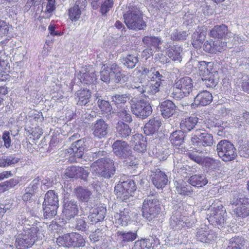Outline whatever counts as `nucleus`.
I'll list each match as a JSON object with an SVG mask.
<instances>
[{
  "label": "nucleus",
  "mask_w": 249,
  "mask_h": 249,
  "mask_svg": "<svg viewBox=\"0 0 249 249\" xmlns=\"http://www.w3.org/2000/svg\"><path fill=\"white\" fill-rule=\"evenodd\" d=\"M182 49L178 45H173L167 52L168 56L173 61H181Z\"/></svg>",
  "instance_id": "obj_42"
},
{
  "label": "nucleus",
  "mask_w": 249,
  "mask_h": 249,
  "mask_svg": "<svg viewBox=\"0 0 249 249\" xmlns=\"http://www.w3.org/2000/svg\"><path fill=\"white\" fill-rule=\"evenodd\" d=\"M205 124L208 128L219 127L221 126L220 122L216 119H208L205 121Z\"/></svg>",
  "instance_id": "obj_61"
},
{
  "label": "nucleus",
  "mask_w": 249,
  "mask_h": 249,
  "mask_svg": "<svg viewBox=\"0 0 249 249\" xmlns=\"http://www.w3.org/2000/svg\"><path fill=\"white\" fill-rule=\"evenodd\" d=\"M152 76L151 77V81L155 82L160 83V85L161 84L162 81H164L165 77L158 71H156L155 68L151 74Z\"/></svg>",
  "instance_id": "obj_59"
},
{
  "label": "nucleus",
  "mask_w": 249,
  "mask_h": 249,
  "mask_svg": "<svg viewBox=\"0 0 249 249\" xmlns=\"http://www.w3.org/2000/svg\"><path fill=\"white\" fill-rule=\"evenodd\" d=\"M227 43L225 41H220L219 40L213 41V45L214 46L215 49V53H216L217 52H222L223 50H225L226 47Z\"/></svg>",
  "instance_id": "obj_64"
},
{
  "label": "nucleus",
  "mask_w": 249,
  "mask_h": 249,
  "mask_svg": "<svg viewBox=\"0 0 249 249\" xmlns=\"http://www.w3.org/2000/svg\"><path fill=\"white\" fill-rule=\"evenodd\" d=\"M197 67L199 71L200 75L203 76L211 72L212 62L206 63L205 61H200L197 62Z\"/></svg>",
  "instance_id": "obj_49"
},
{
  "label": "nucleus",
  "mask_w": 249,
  "mask_h": 249,
  "mask_svg": "<svg viewBox=\"0 0 249 249\" xmlns=\"http://www.w3.org/2000/svg\"><path fill=\"white\" fill-rule=\"evenodd\" d=\"M244 241L242 237H234L230 240L229 245L227 249H242Z\"/></svg>",
  "instance_id": "obj_46"
},
{
  "label": "nucleus",
  "mask_w": 249,
  "mask_h": 249,
  "mask_svg": "<svg viewBox=\"0 0 249 249\" xmlns=\"http://www.w3.org/2000/svg\"><path fill=\"white\" fill-rule=\"evenodd\" d=\"M182 209L178 206H174V211L172 213L170 219V226L175 230L181 229L183 228H191L193 226L195 221H189L182 215Z\"/></svg>",
  "instance_id": "obj_9"
},
{
  "label": "nucleus",
  "mask_w": 249,
  "mask_h": 249,
  "mask_svg": "<svg viewBox=\"0 0 249 249\" xmlns=\"http://www.w3.org/2000/svg\"><path fill=\"white\" fill-rule=\"evenodd\" d=\"M130 98V94H115L111 97V102L118 108L125 106Z\"/></svg>",
  "instance_id": "obj_39"
},
{
  "label": "nucleus",
  "mask_w": 249,
  "mask_h": 249,
  "mask_svg": "<svg viewBox=\"0 0 249 249\" xmlns=\"http://www.w3.org/2000/svg\"><path fill=\"white\" fill-rule=\"evenodd\" d=\"M77 76L82 83L87 85H94L97 80V75L92 70L87 71L84 69L80 71Z\"/></svg>",
  "instance_id": "obj_23"
},
{
  "label": "nucleus",
  "mask_w": 249,
  "mask_h": 249,
  "mask_svg": "<svg viewBox=\"0 0 249 249\" xmlns=\"http://www.w3.org/2000/svg\"><path fill=\"white\" fill-rule=\"evenodd\" d=\"M119 243L122 246L126 245L128 242H132L137 237V234L136 231H118L116 233Z\"/></svg>",
  "instance_id": "obj_29"
},
{
  "label": "nucleus",
  "mask_w": 249,
  "mask_h": 249,
  "mask_svg": "<svg viewBox=\"0 0 249 249\" xmlns=\"http://www.w3.org/2000/svg\"><path fill=\"white\" fill-rule=\"evenodd\" d=\"M86 237L81 234L73 232L67 233L57 238L56 242L59 246L67 247L80 248L85 246Z\"/></svg>",
  "instance_id": "obj_7"
},
{
  "label": "nucleus",
  "mask_w": 249,
  "mask_h": 249,
  "mask_svg": "<svg viewBox=\"0 0 249 249\" xmlns=\"http://www.w3.org/2000/svg\"><path fill=\"white\" fill-rule=\"evenodd\" d=\"M44 204H51L59 205L57 194L54 190L48 191L45 195Z\"/></svg>",
  "instance_id": "obj_43"
},
{
  "label": "nucleus",
  "mask_w": 249,
  "mask_h": 249,
  "mask_svg": "<svg viewBox=\"0 0 249 249\" xmlns=\"http://www.w3.org/2000/svg\"><path fill=\"white\" fill-rule=\"evenodd\" d=\"M112 152L119 159H123L132 154V150L128 143L123 140H117L112 144Z\"/></svg>",
  "instance_id": "obj_13"
},
{
  "label": "nucleus",
  "mask_w": 249,
  "mask_h": 249,
  "mask_svg": "<svg viewBox=\"0 0 249 249\" xmlns=\"http://www.w3.org/2000/svg\"><path fill=\"white\" fill-rule=\"evenodd\" d=\"M198 118L195 116L183 119L180 123V128L184 132H190L195 128L198 123Z\"/></svg>",
  "instance_id": "obj_28"
},
{
  "label": "nucleus",
  "mask_w": 249,
  "mask_h": 249,
  "mask_svg": "<svg viewBox=\"0 0 249 249\" xmlns=\"http://www.w3.org/2000/svg\"><path fill=\"white\" fill-rule=\"evenodd\" d=\"M63 213L67 220L74 218L79 213V207L77 202L69 198H64Z\"/></svg>",
  "instance_id": "obj_15"
},
{
  "label": "nucleus",
  "mask_w": 249,
  "mask_h": 249,
  "mask_svg": "<svg viewBox=\"0 0 249 249\" xmlns=\"http://www.w3.org/2000/svg\"><path fill=\"white\" fill-rule=\"evenodd\" d=\"M86 147V140L84 139L77 140L73 142L70 148L65 150L66 156H71L72 158L71 162L76 161L74 158H81L84 153Z\"/></svg>",
  "instance_id": "obj_12"
},
{
  "label": "nucleus",
  "mask_w": 249,
  "mask_h": 249,
  "mask_svg": "<svg viewBox=\"0 0 249 249\" xmlns=\"http://www.w3.org/2000/svg\"><path fill=\"white\" fill-rule=\"evenodd\" d=\"M160 83L155 82L154 84H149L145 85V90H146V94L149 95H154L160 91Z\"/></svg>",
  "instance_id": "obj_52"
},
{
  "label": "nucleus",
  "mask_w": 249,
  "mask_h": 249,
  "mask_svg": "<svg viewBox=\"0 0 249 249\" xmlns=\"http://www.w3.org/2000/svg\"><path fill=\"white\" fill-rule=\"evenodd\" d=\"M4 65H6L4 68L5 71L2 70L0 69V81H6V80H9L10 78V76L7 73V72L9 71V69H10V66H8V63L4 61L0 63V67Z\"/></svg>",
  "instance_id": "obj_53"
},
{
  "label": "nucleus",
  "mask_w": 249,
  "mask_h": 249,
  "mask_svg": "<svg viewBox=\"0 0 249 249\" xmlns=\"http://www.w3.org/2000/svg\"><path fill=\"white\" fill-rule=\"evenodd\" d=\"M96 167V173L98 177L109 179L112 178L115 173L114 161L109 158L98 159L92 163Z\"/></svg>",
  "instance_id": "obj_6"
},
{
  "label": "nucleus",
  "mask_w": 249,
  "mask_h": 249,
  "mask_svg": "<svg viewBox=\"0 0 249 249\" xmlns=\"http://www.w3.org/2000/svg\"><path fill=\"white\" fill-rule=\"evenodd\" d=\"M185 137L184 132L181 129L173 132L169 139L172 144L176 146H181L184 142Z\"/></svg>",
  "instance_id": "obj_38"
},
{
  "label": "nucleus",
  "mask_w": 249,
  "mask_h": 249,
  "mask_svg": "<svg viewBox=\"0 0 249 249\" xmlns=\"http://www.w3.org/2000/svg\"><path fill=\"white\" fill-rule=\"evenodd\" d=\"M110 73L111 76L113 75L115 82L117 83L121 82L122 78L124 76L122 73V68L116 63H107L104 64Z\"/></svg>",
  "instance_id": "obj_34"
},
{
  "label": "nucleus",
  "mask_w": 249,
  "mask_h": 249,
  "mask_svg": "<svg viewBox=\"0 0 249 249\" xmlns=\"http://www.w3.org/2000/svg\"><path fill=\"white\" fill-rule=\"evenodd\" d=\"M210 36L214 38L223 39L230 37L231 33L228 32V27L225 24L216 25L211 30Z\"/></svg>",
  "instance_id": "obj_25"
},
{
  "label": "nucleus",
  "mask_w": 249,
  "mask_h": 249,
  "mask_svg": "<svg viewBox=\"0 0 249 249\" xmlns=\"http://www.w3.org/2000/svg\"><path fill=\"white\" fill-rule=\"evenodd\" d=\"M132 214L130 208L125 205L120 208L119 213H117L115 216L122 226H126L131 220Z\"/></svg>",
  "instance_id": "obj_26"
},
{
  "label": "nucleus",
  "mask_w": 249,
  "mask_h": 249,
  "mask_svg": "<svg viewBox=\"0 0 249 249\" xmlns=\"http://www.w3.org/2000/svg\"><path fill=\"white\" fill-rule=\"evenodd\" d=\"M39 228L32 227L29 230L24 229L16 237L15 245L19 249H25L31 247L36 240L41 238Z\"/></svg>",
  "instance_id": "obj_5"
},
{
  "label": "nucleus",
  "mask_w": 249,
  "mask_h": 249,
  "mask_svg": "<svg viewBox=\"0 0 249 249\" xmlns=\"http://www.w3.org/2000/svg\"><path fill=\"white\" fill-rule=\"evenodd\" d=\"M89 175V172L83 167H78L76 178H79L84 180H87Z\"/></svg>",
  "instance_id": "obj_63"
},
{
  "label": "nucleus",
  "mask_w": 249,
  "mask_h": 249,
  "mask_svg": "<svg viewBox=\"0 0 249 249\" xmlns=\"http://www.w3.org/2000/svg\"><path fill=\"white\" fill-rule=\"evenodd\" d=\"M193 84L192 79L188 76L177 79L173 86L170 87L168 94L173 98L179 100L196 90Z\"/></svg>",
  "instance_id": "obj_2"
},
{
  "label": "nucleus",
  "mask_w": 249,
  "mask_h": 249,
  "mask_svg": "<svg viewBox=\"0 0 249 249\" xmlns=\"http://www.w3.org/2000/svg\"><path fill=\"white\" fill-rule=\"evenodd\" d=\"M74 193L77 199L83 202H89L92 196V192L89 189L82 186L75 188Z\"/></svg>",
  "instance_id": "obj_33"
},
{
  "label": "nucleus",
  "mask_w": 249,
  "mask_h": 249,
  "mask_svg": "<svg viewBox=\"0 0 249 249\" xmlns=\"http://www.w3.org/2000/svg\"><path fill=\"white\" fill-rule=\"evenodd\" d=\"M176 107L175 104L169 100L162 102L160 106L161 114L164 118H168L175 114Z\"/></svg>",
  "instance_id": "obj_24"
},
{
  "label": "nucleus",
  "mask_w": 249,
  "mask_h": 249,
  "mask_svg": "<svg viewBox=\"0 0 249 249\" xmlns=\"http://www.w3.org/2000/svg\"><path fill=\"white\" fill-rule=\"evenodd\" d=\"M225 214V210L223 207L216 208H213L210 211V213L208 214L209 217L208 220L209 222H211L212 224L214 225H221L224 223Z\"/></svg>",
  "instance_id": "obj_18"
},
{
  "label": "nucleus",
  "mask_w": 249,
  "mask_h": 249,
  "mask_svg": "<svg viewBox=\"0 0 249 249\" xmlns=\"http://www.w3.org/2000/svg\"><path fill=\"white\" fill-rule=\"evenodd\" d=\"M137 189L135 182L132 179H127L119 183L115 187L114 192L118 197L123 200L128 199Z\"/></svg>",
  "instance_id": "obj_10"
},
{
  "label": "nucleus",
  "mask_w": 249,
  "mask_h": 249,
  "mask_svg": "<svg viewBox=\"0 0 249 249\" xmlns=\"http://www.w3.org/2000/svg\"><path fill=\"white\" fill-rule=\"evenodd\" d=\"M120 61L126 69H132L138 63L139 58L137 54L129 53L122 56Z\"/></svg>",
  "instance_id": "obj_32"
},
{
  "label": "nucleus",
  "mask_w": 249,
  "mask_h": 249,
  "mask_svg": "<svg viewBox=\"0 0 249 249\" xmlns=\"http://www.w3.org/2000/svg\"><path fill=\"white\" fill-rule=\"evenodd\" d=\"M216 151L218 156L225 162L233 160L237 156L234 145L226 140H221L218 142Z\"/></svg>",
  "instance_id": "obj_8"
},
{
  "label": "nucleus",
  "mask_w": 249,
  "mask_h": 249,
  "mask_svg": "<svg viewBox=\"0 0 249 249\" xmlns=\"http://www.w3.org/2000/svg\"><path fill=\"white\" fill-rule=\"evenodd\" d=\"M117 134L122 138H127L131 135V128L123 121H119L116 125Z\"/></svg>",
  "instance_id": "obj_36"
},
{
  "label": "nucleus",
  "mask_w": 249,
  "mask_h": 249,
  "mask_svg": "<svg viewBox=\"0 0 249 249\" xmlns=\"http://www.w3.org/2000/svg\"><path fill=\"white\" fill-rule=\"evenodd\" d=\"M175 186L178 194L184 196H191L193 193L192 187L183 180L176 181Z\"/></svg>",
  "instance_id": "obj_37"
},
{
  "label": "nucleus",
  "mask_w": 249,
  "mask_h": 249,
  "mask_svg": "<svg viewBox=\"0 0 249 249\" xmlns=\"http://www.w3.org/2000/svg\"><path fill=\"white\" fill-rule=\"evenodd\" d=\"M75 96L78 99L77 105L85 106L89 102L91 97V93L89 89L83 88L77 91L75 93Z\"/></svg>",
  "instance_id": "obj_31"
},
{
  "label": "nucleus",
  "mask_w": 249,
  "mask_h": 249,
  "mask_svg": "<svg viewBox=\"0 0 249 249\" xmlns=\"http://www.w3.org/2000/svg\"><path fill=\"white\" fill-rule=\"evenodd\" d=\"M151 245L150 239H141L135 242L132 249H150Z\"/></svg>",
  "instance_id": "obj_50"
},
{
  "label": "nucleus",
  "mask_w": 249,
  "mask_h": 249,
  "mask_svg": "<svg viewBox=\"0 0 249 249\" xmlns=\"http://www.w3.org/2000/svg\"><path fill=\"white\" fill-rule=\"evenodd\" d=\"M187 155L190 160L198 164H202L204 162V159L202 157L197 155L194 151L188 152Z\"/></svg>",
  "instance_id": "obj_60"
},
{
  "label": "nucleus",
  "mask_w": 249,
  "mask_h": 249,
  "mask_svg": "<svg viewBox=\"0 0 249 249\" xmlns=\"http://www.w3.org/2000/svg\"><path fill=\"white\" fill-rule=\"evenodd\" d=\"M86 4V0H78L75 2L72 7L69 9L68 15L72 22L76 21L80 18L82 11L84 10Z\"/></svg>",
  "instance_id": "obj_19"
},
{
  "label": "nucleus",
  "mask_w": 249,
  "mask_h": 249,
  "mask_svg": "<svg viewBox=\"0 0 249 249\" xmlns=\"http://www.w3.org/2000/svg\"><path fill=\"white\" fill-rule=\"evenodd\" d=\"M151 176L153 185L159 189L163 188L168 183L167 176L160 169H155L152 171Z\"/></svg>",
  "instance_id": "obj_17"
},
{
  "label": "nucleus",
  "mask_w": 249,
  "mask_h": 249,
  "mask_svg": "<svg viewBox=\"0 0 249 249\" xmlns=\"http://www.w3.org/2000/svg\"><path fill=\"white\" fill-rule=\"evenodd\" d=\"M91 130L95 137L101 139L107 137L109 132V126L103 119H99L92 124Z\"/></svg>",
  "instance_id": "obj_14"
},
{
  "label": "nucleus",
  "mask_w": 249,
  "mask_h": 249,
  "mask_svg": "<svg viewBox=\"0 0 249 249\" xmlns=\"http://www.w3.org/2000/svg\"><path fill=\"white\" fill-rule=\"evenodd\" d=\"M192 36L193 46L196 48H200L204 40V34L201 32L196 31L193 33Z\"/></svg>",
  "instance_id": "obj_45"
},
{
  "label": "nucleus",
  "mask_w": 249,
  "mask_h": 249,
  "mask_svg": "<svg viewBox=\"0 0 249 249\" xmlns=\"http://www.w3.org/2000/svg\"><path fill=\"white\" fill-rule=\"evenodd\" d=\"M70 226L76 230L86 231L88 230L89 226L86 222V218L83 217H77L70 220Z\"/></svg>",
  "instance_id": "obj_35"
},
{
  "label": "nucleus",
  "mask_w": 249,
  "mask_h": 249,
  "mask_svg": "<svg viewBox=\"0 0 249 249\" xmlns=\"http://www.w3.org/2000/svg\"><path fill=\"white\" fill-rule=\"evenodd\" d=\"M97 104L101 110L104 112L109 113L112 110V107L108 101L98 99Z\"/></svg>",
  "instance_id": "obj_54"
},
{
  "label": "nucleus",
  "mask_w": 249,
  "mask_h": 249,
  "mask_svg": "<svg viewBox=\"0 0 249 249\" xmlns=\"http://www.w3.org/2000/svg\"><path fill=\"white\" fill-rule=\"evenodd\" d=\"M237 81H239V83L241 84L243 90L249 93V76L244 75L241 78L239 77Z\"/></svg>",
  "instance_id": "obj_56"
},
{
  "label": "nucleus",
  "mask_w": 249,
  "mask_h": 249,
  "mask_svg": "<svg viewBox=\"0 0 249 249\" xmlns=\"http://www.w3.org/2000/svg\"><path fill=\"white\" fill-rule=\"evenodd\" d=\"M188 181L191 185L196 187H203L208 182L205 176L202 174H196L191 176Z\"/></svg>",
  "instance_id": "obj_40"
},
{
  "label": "nucleus",
  "mask_w": 249,
  "mask_h": 249,
  "mask_svg": "<svg viewBox=\"0 0 249 249\" xmlns=\"http://www.w3.org/2000/svg\"><path fill=\"white\" fill-rule=\"evenodd\" d=\"M17 220L18 221V227L19 226H22L23 231L24 229L26 230H29L32 227L36 226L32 224V222L28 218L23 215H18L17 217Z\"/></svg>",
  "instance_id": "obj_47"
},
{
  "label": "nucleus",
  "mask_w": 249,
  "mask_h": 249,
  "mask_svg": "<svg viewBox=\"0 0 249 249\" xmlns=\"http://www.w3.org/2000/svg\"><path fill=\"white\" fill-rule=\"evenodd\" d=\"M40 182V179L37 177L34 179L29 185L25 189V191L31 192L35 194L38 190V185Z\"/></svg>",
  "instance_id": "obj_58"
},
{
  "label": "nucleus",
  "mask_w": 249,
  "mask_h": 249,
  "mask_svg": "<svg viewBox=\"0 0 249 249\" xmlns=\"http://www.w3.org/2000/svg\"><path fill=\"white\" fill-rule=\"evenodd\" d=\"M106 212V208L103 206L94 208L90 210L88 218L92 224H96L103 222L105 217Z\"/></svg>",
  "instance_id": "obj_22"
},
{
  "label": "nucleus",
  "mask_w": 249,
  "mask_h": 249,
  "mask_svg": "<svg viewBox=\"0 0 249 249\" xmlns=\"http://www.w3.org/2000/svg\"><path fill=\"white\" fill-rule=\"evenodd\" d=\"M124 22L129 29L134 30H144L146 27L143 20L142 13L136 7H129L128 10L123 15Z\"/></svg>",
  "instance_id": "obj_4"
},
{
  "label": "nucleus",
  "mask_w": 249,
  "mask_h": 249,
  "mask_svg": "<svg viewBox=\"0 0 249 249\" xmlns=\"http://www.w3.org/2000/svg\"><path fill=\"white\" fill-rule=\"evenodd\" d=\"M100 73L101 80L106 83H109L111 75L105 65L102 66V71Z\"/></svg>",
  "instance_id": "obj_57"
},
{
  "label": "nucleus",
  "mask_w": 249,
  "mask_h": 249,
  "mask_svg": "<svg viewBox=\"0 0 249 249\" xmlns=\"http://www.w3.org/2000/svg\"><path fill=\"white\" fill-rule=\"evenodd\" d=\"M113 0H93L91 5L93 9H97L100 6V12L102 15H106L113 7Z\"/></svg>",
  "instance_id": "obj_27"
},
{
  "label": "nucleus",
  "mask_w": 249,
  "mask_h": 249,
  "mask_svg": "<svg viewBox=\"0 0 249 249\" xmlns=\"http://www.w3.org/2000/svg\"><path fill=\"white\" fill-rule=\"evenodd\" d=\"M188 34L186 31H174L171 35V38L173 40H183L186 39Z\"/></svg>",
  "instance_id": "obj_55"
},
{
  "label": "nucleus",
  "mask_w": 249,
  "mask_h": 249,
  "mask_svg": "<svg viewBox=\"0 0 249 249\" xmlns=\"http://www.w3.org/2000/svg\"><path fill=\"white\" fill-rule=\"evenodd\" d=\"M217 73L214 71L209 74L202 76V80L204 84L209 88L214 87L217 83Z\"/></svg>",
  "instance_id": "obj_41"
},
{
  "label": "nucleus",
  "mask_w": 249,
  "mask_h": 249,
  "mask_svg": "<svg viewBox=\"0 0 249 249\" xmlns=\"http://www.w3.org/2000/svg\"><path fill=\"white\" fill-rule=\"evenodd\" d=\"M119 110L118 111V115L128 123L132 121V119L129 111L126 106H124L122 107L118 108Z\"/></svg>",
  "instance_id": "obj_51"
},
{
  "label": "nucleus",
  "mask_w": 249,
  "mask_h": 249,
  "mask_svg": "<svg viewBox=\"0 0 249 249\" xmlns=\"http://www.w3.org/2000/svg\"><path fill=\"white\" fill-rule=\"evenodd\" d=\"M142 42L148 47H154L155 48H159L161 43L160 38L156 36H144L142 39Z\"/></svg>",
  "instance_id": "obj_44"
},
{
  "label": "nucleus",
  "mask_w": 249,
  "mask_h": 249,
  "mask_svg": "<svg viewBox=\"0 0 249 249\" xmlns=\"http://www.w3.org/2000/svg\"><path fill=\"white\" fill-rule=\"evenodd\" d=\"M131 110L138 118L144 119L151 114L152 108L149 102L141 99L136 102L131 100Z\"/></svg>",
  "instance_id": "obj_11"
},
{
  "label": "nucleus",
  "mask_w": 249,
  "mask_h": 249,
  "mask_svg": "<svg viewBox=\"0 0 249 249\" xmlns=\"http://www.w3.org/2000/svg\"><path fill=\"white\" fill-rule=\"evenodd\" d=\"M134 146V150L138 152L143 153L146 149V141L141 134H136L131 137L130 141Z\"/></svg>",
  "instance_id": "obj_21"
},
{
  "label": "nucleus",
  "mask_w": 249,
  "mask_h": 249,
  "mask_svg": "<svg viewBox=\"0 0 249 249\" xmlns=\"http://www.w3.org/2000/svg\"><path fill=\"white\" fill-rule=\"evenodd\" d=\"M158 194L154 191L147 193L142 207V216L149 221H153L161 212V205L158 199Z\"/></svg>",
  "instance_id": "obj_1"
},
{
  "label": "nucleus",
  "mask_w": 249,
  "mask_h": 249,
  "mask_svg": "<svg viewBox=\"0 0 249 249\" xmlns=\"http://www.w3.org/2000/svg\"><path fill=\"white\" fill-rule=\"evenodd\" d=\"M233 213L237 217L246 218L249 215V207L245 205H241L235 208Z\"/></svg>",
  "instance_id": "obj_48"
},
{
  "label": "nucleus",
  "mask_w": 249,
  "mask_h": 249,
  "mask_svg": "<svg viewBox=\"0 0 249 249\" xmlns=\"http://www.w3.org/2000/svg\"><path fill=\"white\" fill-rule=\"evenodd\" d=\"M161 122L158 117H155L150 119L145 124L143 131L146 135H150L158 131L161 125Z\"/></svg>",
  "instance_id": "obj_30"
},
{
  "label": "nucleus",
  "mask_w": 249,
  "mask_h": 249,
  "mask_svg": "<svg viewBox=\"0 0 249 249\" xmlns=\"http://www.w3.org/2000/svg\"><path fill=\"white\" fill-rule=\"evenodd\" d=\"M196 240L204 243H210L217 238L216 232L209 230L204 225L196 230Z\"/></svg>",
  "instance_id": "obj_16"
},
{
  "label": "nucleus",
  "mask_w": 249,
  "mask_h": 249,
  "mask_svg": "<svg viewBox=\"0 0 249 249\" xmlns=\"http://www.w3.org/2000/svg\"><path fill=\"white\" fill-rule=\"evenodd\" d=\"M213 101L212 94L207 90H202L196 95L194 99V102L191 106H205L209 105Z\"/></svg>",
  "instance_id": "obj_20"
},
{
  "label": "nucleus",
  "mask_w": 249,
  "mask_h": 249,
  "mask_svg": "<svg viewBox=\"0 0 249 249\" xmlns=\"http://www.w3.org/2000/svg\"><path fill=\"white\" fill-rule=\"evenodd\" d=\"M190 142L194 147L196 152L199 154L206 153V147H210L213 144V136L204 129L197 128L192 133Z\"/></svg>",
  "instance_id": "obj_3"
},
{
  "label": "nucleus",
  "mask_w": 249,
  "mask_h": 249,
  "mask_svg": "<svg viewBox=\"0 0 249 249\" xmlns=\"http://www.w3.org/2000/svg\"><path fill=\"white\" fill-rule=\"evenodd\" d=\"M57 214V210L55 209L49 210L48 207L44 206L43 207V216L44 219H52Z\"/></svg>",
  "instance_id": "obj_62"
}]
</instances>
